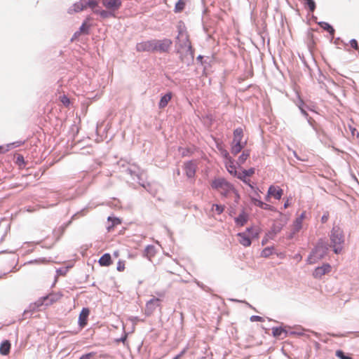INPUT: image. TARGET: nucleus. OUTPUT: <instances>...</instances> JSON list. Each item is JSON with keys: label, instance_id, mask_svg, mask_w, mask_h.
<instances>
[{"label": "nucleus", "instance_id": "f257e3e1", "mask_svg": "<svg viewBox=\"0 0 359 359\" xmlns=\"http://www.w3.org/2000/svg\"><path fill=\"white\" fill-rule=\"evenodd\" d=\"M330 245L325 238H320L318 240L316 245L312 249L307 257L306 263L313 264L318 260L323 259L327 254Z\"/></svg>", "mask_w": 359, "mask_h": 359}, {"label": "nucleus", "instance_id": "f03ea898", "mask_svg": "<svg viewBox=\"0 0 359 359\" xmlns=\"http://www.w3.org/2000/svg\"><path fill=\"white\" fill-rule=\"evenodd\" d=\"M101 3L107 10H95L94 13L99 15L102 19L114 18L115 12L122 6V0H101Z\"/></svg>", "mask_w": 359, "mask_h": 359}, {"label": "nucleus", "instance_id": "7ed1b4c3", "mask_svg": "<svg viewBox=\"0 0 359 359\" xmlns=\"http://www.w3.org/2000/svg\"><path fill=\"white\" fill-rule=\"evenodd\" d=\"M330 238L331 241L330 247H332L334 253L340 254L344 243V232L341 228L337 226H333L330 231Z\"/></svg>", "mask_w": 359, "mask_h": 359}, {"label": "nucleus", "instance_id": "20e7f679", "mask_svg": "<svg viewBox=\"0 0 359 359\" xmlns=\"http://www.w3.org/2000/svg\"><path fill=\"white\" fill-rule=\"evenodd\" d=\"M176 46H179L180 48H187L191 45L189 35L184 31L181 27H178V35L176 37Z\"/></svg>", "mask_w": 359, "mask_h": 359}, {"label": "nucleus", "instance_id": "39448f33", "mask_svg": "<svg viewBox=\"0 0 359 359\" xmlns=\"http://www.w3.org/2000/svg\"><path fill=\"white\" fill-rule=\"evenodd\" d=\"M155 51H159L161 53L168 52L172 41L169 39H163L162 40L154 39Z\"/></svg>", "mask_w": 359, "mask_h": 359}, {"label": "nucleus", "instance_id": "423d86ee", "mask_svg": "<svg viewBox=\"0 0 359 359\" xmlns=\"http://www.w3.org/2000/svg\"><path fill=\"white\" fill-rule=\"evenodd\" d=\"M183 168L186 176L189 179H194L197 170L196 163L193 160L187 161L184 162Z\"/></svg>", "mask_w": 359, "mask_h": 359}, {"label": "nucleus", "instance_id": "0eeeda50", "mask_svg": "<svg viewBox=\"0 0 359 359\" xmlns=\"http://www.w3.org/2000/svg\"><path fill=\"white\" fill-rule=\"evenodd\" d=\"M211 187L216 190L219 189H223L224 187H227L229 189H233V184L226 181L224 178L218 177L212 181Z\"/></svg>", "mask_w": 359, "mask_h": 359}, {"label": "nucleus", "instance_id": "6e6552de", "mask_svg": "<svg viewBox=\"0 0 359 359\" xmlns=\"http://www.w3.org/2000/svg\"><path fill=\"white\" fill-rule=\"evenodd\" d=\"M285 334V337L287 335H304L303 332H297L296 331L287 332L283 327H274L272 328V334L276 338L281 337L282 334Z\"/></svg>", "mask_w": 359, "mask_h": 359}, {"label": "nucleus", "instance_id": "1a4fd4ad", "mask_svg": "<svg viewBox=\"0 0 359 359\" xmlns=\"http://www.w3.org/2000/svg\"><path fill=\"white\" fill-rule=\"evenodd\" d=\"M136 50L137 52H154L155 46L154 39L137 43Z\"/></svg>", "mask_w": 359, "mask_h": 359}, {"label": "nucleus", "instance_id": "9d476101", "mask_svg": "<svg viewBox=\"0 0 359 359\" xmlns=\"http://www.w3.org/2000/svg\"><path fill=\"white\" fill-rule=\"evenodd\" d=\"M90 312V309L88 307H83L81 309L78 319V325L80 328L82 329L87 325Z\"/></svg>", "mask_w": 359, "mask_h": 359}, {"label": "nucleus", "instance_id": "9b49d317", "mask_svg": "<svg viewBox=\"0 0 359 359\" xmlns=\"http://www.w3.org/2000/svg\"><path fill=\"white\" fill-rule=\"evenodd\" d=\"M331 269V266L328 263L323 264L321 266H318L313 272V276L316 278H321V277L326 273H329Z\"/></svg>", "mask_w": 359, "mask_h": 359}, {"label": "nucleus", "instance_id": "f8f14e48", "mask_svg": "<svg viewBox=\"0 0 359 359\" xmlns=\"http://www.w3.org/2000/svg\"><path fill=\"white\" fill-rule=\"evenodd\" d=\"M161 299L157 297H154L151 299L147 303V309L146 313L147 315H150L153 313V311L156 309V307L160 306Z\"/></svg>", "mask_w": 359, "mask_h": 359}, {"label": "nucleus", "instance_id": "ddd939ff", "mask_svg": "<svg viewBox=\"0 0 359 359\" xmlns=\"http://www.w3.org/2000/svg\"><path fill=\"white\" fill-rule=\"evenodd\" d=\"M255 172V168H250L249 169H243L242 170V172H239L238 179L242 181L243 183H248V181L250 179H248V177L252 176Z\"/></svg>", "mask_w": 359, "mask_h": 359}, {"label": "nucleus", "instance_id": "4468645a", "mask_svg": "<svg viewBox=\"0 0 359 359\" xmlns=\"http://www.w3.org/2000/svg\"><path fill=\"white\" fill-rule=\"evenodd\" d=\"M248 214L243 209L238 216L234 218V222L237 226H243L248 222Z\"/></svg>", "mask_w": 359, "mask_h": 359}, {"label": "nucleus", "instance_id": "2eb2a0df", "mask_svg": "<svg viewBox=\"0 0 359 359\" xmlns=\"http://www.w3.org/2000/svg\"><path fill=\"white\" fill-rule=\"evenodd\" d=\"M172 95L173 94L171 91L162 95L158 104V108L161 109H164L171 100Z\"/></svg>", "mask_w": 359, "mask_h": 359}, {"label": "nucleus", "instance_id": "dca6fc26", "mask_svg": "<svg viewBox=\"0 0 359 359\" xmlns=\"http://www.w3.org/2000/svg\"><path fill=\"white\" fill-rule=\"evenodd\" d=\"M225 166L230 175L238 178L239 172H238L236 170L235 161L233 158L229 161H225Z\"/></svg>", "mask_w": 359, "mask_h": 359}, {"label": "nucleus", "instance_id": "f3484780", "mask_svg": "<svg viewBox=\"0 0 359 359\" xmlns=\"http://www.w3.org/2000/svg\"><path fill=\"white\" fill-rule=\"evenodd\" d=\"M269 195L273 196L275 199L279 200L281 198L283 194V190L279 187H276L273 185H271L269 187Z\"/></svg>", "mask_w": 359, "mask_h": 359}, {"label": "nucleus", "instance_id": "a211bd4d", "mask_svg": "<svg viewBox=\"0 0 359 359\" xmlns=\"http://www.w3.org/2000/svg\"><path fill=\"white\" fill-rule=\"evenodd\" d=\"M91 20L90 17H87L79 27V30L83 35H88L90 32L92 25L88 22Z\"/></svg>", "mask_w": 359, "mask_h": 359}, {"label": "nucleus", "instance_id": "6ab92c4d", "mask_svg": "<svg viewBox=\"0 0 359 359\" xmlns=\"http://www.w3.org/2000/svg\"><path fill=\"white\" fill-rule=\"evenodd\" d=\"M11 348V341L5 339L0 344V354L2 355H8L10 353Z\"/></svg>", "mask_w": 359, "mask_h": 359}, {"label": "nucleus", "instance_id": "aec40b11", "mask_svg": "<svg viewBox=\"0 0 359 359\" xmlns=\"http://www.w3.org/2000/svg\"><path fill=\"white\" fill-rule=\"evenodd\" d=\"M233 137L232 140V143H243L244 142H242L243 137V130L242 128L238 127L233 130Z\"/></svg>", "mask_w": 359, "mask_h": 359}, {"label": "nucleus", "instance_id": "412c9836", "mask_svg": "<svg viewBox=\"0 0 359 359\" xmlns=\"http://www.w3.org/2000/svg\"><path fill=\"white\" fill-rule=\"evenodd\" d=\"M240 238V243L244 247H249L252 243L251 238L245 232H240L237 234Z\"/></svg>", "mask_w": 359, "mask_h": 359}, {"label": "nucleus", "instance_id": "4be33fe9", "mask_svg": "<svg viewBox=\"0 0 359 359\" xmlns=\"http://www.w3.org/2000/svg\"><path fill=\"white\" fill-rule=\"evenodd\" d=\"M98 263L102 266H109L112 263L111 255L109 253H104L99 259Z\"/></svg>", "mask_w": 359, "mask_h": 359}, {"label": "nucleus", "instance_id": "5701e85b", "mask_svg": "<svg viewBox=\"0 0 359 359\" xmlns=\"http://www.w3.org/2000/svg\"><path fill=\"white\" fill-rule=\"evenodd\" d=\"M84 3L81 1L76 2L73 4L72 8L68 9V13L72 14L74 13H79L85 10Z\"/></svg>", "mask_w": 359, "mask_h": 359}, {"label": "nucleus", "instance_id": "b1692460", "mask_svg": "<svg viewBox=\"0 0 359 359\" xmlns=\"http://www.w3.org/2000/svg\"><path fill=\"white\" fill-rule=\"evenodd\" d=\"M247 142L245 141L243 143H231V152L234 156L241 151V150L245 147Z\"/></svg>", "mask_w": 359, "mask_h": 359}, {"label": "nucleus", "instance_id": "393cba45", "mask_svg": "<svg viewBox=\"0 0 359 359\" xmlns=\"http://www.w3.org/2000/svg\"><path fill=\"white\" fill-rule=\"evenodd\" d=\"M37 311H39V310L35 306V304H34L33 303H31L29 305L28 308L25 309L22 316L25 319H27V318H31L32 316V315L34 314V313Z\"/></svg>", "mask_w": 359, "mask_h": 359}, {"label": "nucleus", "instance_id": "a878e982", "mask_svg": "<svg viewBox=\"0 0 359 359\" xmlns=\"http://www.w3.org/2000/svg\"><path fill=\"white\" fill-rule=\"evenodd\" d=\"M156 254V248L153 245H148L145 247L143 252V257L150 259Z\"/></svg>", "mask_w": 359, "mask_h": 359}, {"label": "nucleus", "instance_id": "bb28decb", "mask_svg": "<svg viewBox=\"0 0 359 359\" xmlns=\"http://www.w3.org/2000/svg\"><path fill=\"white\" fill-rule=\"evenodd\" d=\"M306 217V212H302L300 215L296 218L294 222V229L296 231H299L302 227V221Z\"/></svg>", "mask_w": 359, "mask_h": 359}, {"label": "nucleus", "instance_id": "cd10ccee", "mask_svg": "<svg viewBox=\"0 0 359 359\" xmlns=\"http://www.w3.org/2000/svg\"><path fill=\"white\" fill-rule=\"evenodd\" d=\"M141 171V169L136 165H133L126 170V172L129 174L133 180H135L136 175Z\"/></svg>", "mask_w": 359, "mask_h": 359}, {"label": "nucleus", "instance_id": "c85d7f7f", "mask_svg": "<svg viewBox=\"0 0 359 359\" xmlns=\"http://www.w3.org/2000/svg\"><path fill=\"white\" fill-rule=\"evenodd\" d=\"M274 247L273 246H268L262 250L261 252V257L264 258H268L273 254H275Z\"/></svg>", "mask_w": 359, "mask_h": 359}, {"label": "nucleus", "instance_id": "c756f323", "mask_svg": "<svg viewBox=\"0 0 359 359\" xmlns=\"http://www.w3.org/2000/svg\"><path fill=\"white\" fill-rule=\"evenodd\" d=\"M84 6L85 8H86L87 7L91 8L93 13L95 10H101L100 8H99L97 0H88L84 2Z\"/></svg>", "mask_w": 359, "mask_h": 359}, {"label": "nucleus", "instance_id": "7c9ffc66", "mask_svg": "<svg viewBox=\"0 0 359 359\" xmlns=\"http://www.w3.org/2000/svg\"><path fill=\"white\" fill-rule=\"evenodd\" d=\"M135 180H137L138 184L144 189H147V187H150V184L149 182H146L143 180V171L142 170L136 175Z\"/></svg>", "mask_w": 359, "mask_h": 359}, {"label": "nucleus", "instance_id": "2f4dec72", "mask_svg": "<svg viewBox=\"0 0 359 359\" xmlns=\"http://www.w3.org/2000/svg\"><path fill=\"white\" fill-rule=\"evenodd\" d=\"M109 222H111V224L107 226L108 231H110L115 226L121 223V219L116 217L109 216L107 218Z\"/></svg>", "mask_w": 359, "mask_h": 359}, {"label": "nucleus", "instance_id": "473e14b6", "mask_svg": "<svg viewBox=\"0 0 359 359\" xmlns=\"http://www.w3.org/2000/svg\"><path fill=\"white\" fill-rule=\"evenodd\" d=\"M48 299H47L46 306L53 304L56 302L62 297L61 294H50L46 295Z\"/></svg>", "mask_w": 359, "mask_h": 359}, {"label": "nucleus", "instance_id": "72a5a7b5", "mask_svg": "<svg viewBox=\"0 0 359 359\" xmlns=\"http://www.w3.org/2000/svg\"><path fill=\"white\" fill-rule=\"evenodd\" d=\"M246 231L250 234L252 238H258L261 231L259 229H255L253 226L248 227Z\"/></svg>", "mask_w": 359, "mask_h": 359}, {"label": "nucleus", "instance_id": "f704fd0d", "mask_svg": "<svg viewBox=\"0 0 359 359\" xmlns=\"http://www.w3.org/2000/svg\"><path fill=\"white\" fill-rule=\"evenodd\" d=\"M304 7L313 13L316 8V4L314 0H304Z\"/></svg>", "mask_w": 359, "mask_h": 359}, {"label": "nucleus", "instance_id": "c9c22d12", "mask_svg": "<svg viewBox=\"0 0 359 359\" xmlns=\"http://www.w3.org/2000/svg\"><path fill=\"white\" fill-rule=\"evenodd\" d=\"M249 156L250 151L248 150L243 151V153L239 156L236 163L238 165L243 164Z\"/></svg>", "mask_w": 359, "mask_h": 359}, {"label": "nucleus", "instance_id": "e433bc0d", "mask_svg": "<svg viewBox=\"0 0 359 359\" xmlns=\"http://www.w3.org/2000/svg\"><path fill=\"white\" fill-rule=\"evenodd\" d=\"M48 297L47 296H43L40 297L37 301L34 302L33 304H35V306L38 308V309L40 311L41 307L43 306H46L47 299Z\"/></svg>", "mask_w": 359, "mask_h": 359}, {"label": "nucleus", "instance_id": "4c0bfd02", "mask_svg": "<svg viewBox=\"0 0 359 359\" xmlns=\"http://www.w3.org/2000/svg\"><path fill=\"white\" fill-rule=\"evenodd\" d=\"M335 355L339 359H353L351 355L345 353L341 349L336 351Z\"/></svg>", "mask_w": 359, "mask_h": 359}, {"label": "nucleus", "instance_id": "58836bf2", "mask_svg": "<svg viewBox=\"0 0 359 359\" xmlns=\"http://www.w3.org/2000/svg\"><path fill=\"white\" fill-rule=\"evenodd\" d=\"M185 7V2L183 0H178L175 4L174 11L175 13L182 12Z\"/></svg>", "mask_w": 359, "mask_h": 359}, {"label": "nucleus", "instance_id": "ea45409f", "mask_svg": "<svg viewBox=\"0 0 359 359\" xmlns=\"http://www.w3.org/2000/svg\"><path fill=\"white\" fill-rule=\"evenodd\" d=\"M181 60L187 65V66H190L194 62V57L193 56H189V55H181L180 56Z\"/></svg>", "mask_w": 359, "mask_h": 359}, {"label": "nucleus", "instance_id": "a19ab883", "mask_svg": "<svg viewBox=\"0 0 359 359\" xmlns=\"http://www.w3.org/2000/svg\"><path fill=\"white\" fill-rule=\"evenodd\" d=\"M24 142H25L24 141H21V140L15 141V142L7 144L5 146V147H6V149H8V151L10 149H11L13 148L20 147L21 145H22L24 144Z\"/></svg>", "mask_w": 359, "mask_h": 359}, {"label": "nucleus", "instance_id": "79ce46f5", "mask_svg": "<svg viewBox=\"0 0 359 359\" xmlns=\"http://www.w3.org/2000/svg\"><path fill=\"white\" fill-rule=\"evenodd\" d=\"M250 200L252 201V203L258 206L259 208H260L261 209H263L264 208V203L263 201H262L261 200H259L258 198L257 197H254L252 196H250Z\"/></svg>", "mask_w": 359, "mask_h": 359}, {"label": "nucleus", "instance_id": "37998d69", "mask_svg": "<svg viewBox=\"0 0 359 359\" xmlns=\"http://www.w3.org/2000/svg\"><path fill=\"white\" fill-rule=\"evenodd\" d=\"M15 163L19 167L21 168L22 166H25L27 163L24 158V156L22 154H18V156H16V158H15Z\"/></svg>", "mask_w": 359, "mask_h": 359}, {"label": "nucleus", "instance_id": "c03bdc74", "mask_svg": "<svg viewBox=\"0 0 359 359\" xmlns=\"http://www.w3.org/2000/svg\"><path fill=\"white\" fill-rule=\"evenodd\" d=\"M71 268L70 266L60 267L56 270V273L59 276H65L67 273L69 271V269Z\"/></svg>", "mask_w": 359, "mask_h": 359}, {"label": "nucleus", "instance_id": "a18cd8bd", "mask_svg": "<svg viewBox=\"0 0 359 359\" xmlns=\"http://www.w3.org/2000/svg\"><path fill=\"white\" fill-rule=\"evenodd\" d=\"M128 336V333L126 332L125 329L123 328V333L122 336L120 338L115 339V341L116 343L122 342L123 344H125L127 341Z\"/></svg>", "mask_w": 359, "mask_h": 359}, {"label": "nucleus", "instance_id": "49530a36", "mask_svg": "<svg viewBox=\"0 0 359 359\" xmlns=\"http://www.w3.org/2000/svg\"><path fill=\"white\" fill-rule=\"evenodd\" d=\"M281 229H282V226L280 224L278 225V224H273L271 228L270 233H272L274 235H276L278 233H279Z\"/></svg>", "mask_w": 359, "mask_h": 359}, {"label": "nucleus", "instance_id": "de8ad7c7", "mask_svg": "<svg viewBox=\"0 0 359 359\" xmlns=\"http://www.w3.org/2000/svg\"><path fill=\"white\" fill-rule=\"evenodd\" d=\"M317 24L325 31L327 32L328 29H330V27L332 26L330 23L324 21H320L317 22Z\"/></svg>", "mask_w": 359, "mask_h": 359}, {"label": "nucleus", "instance_id": "09e8293b", "mask_svg": "<svg viewBox=\"0 0 359 359\" xmlns=\"http://www.w3.org/2000/svg\"><path fill=\"white\" fill-rule=\"evenodd\" d=\"M334 43L337 46V48H340V46H343L344 47L347 46V43H345L340 37H337L334 39Z\"/></svg>", "mask_w": 359, "mask_h": 359}, {"label": "nucleus", "instance_id": "8fccbe9b", "mask_svg": "<svg viewBox=\"0 0 359 359\" xmlns=\"http://www.w3.org/2000/svg\"><path fill=\"white\" fill-rule=\"evenodd\" d=\"M302 104L300 105H299V109H300L301 111V113L302 114V115L305 117V118H308V116H309V114L307 113L306 109H305V106L306 104L304 103L303 101H301Z\"/></svg>", "mask_w": 359, "mask_h": 359}, {"label": "nucleus", "instance_id": "3c124183", "mask_svg": "<svg viewBox=\"0 0 359 359\" xmlns=\"http://www.w3.org/2000/svg\"><path fill=\"white\" fill-rule=\"evenodd\" d=\"M307 119L308 123L312 127V128L316 131V133H318V130L316 128V121L310 116H308V118H306Z\"/></svg>", "mask_w": 359, "mask_h": 359}, {"label": "nucleus", "instance_id": "603ef678", "mask_svg": "<svg viewBox=\"0 0 359 359\" xmlns=\"http://www.w3.org/2000/svg\"><path fill=\"white\" fill-rule=\"evenodd\" d=\"M213 207H215V211L218 215L222 214L224 212L225 208L224 205L220 204H214Z\"/></svg>", "mask_w": 359, "mask_h": 359}, {"label": "nucleus", "instance_id": "864d4df0", "mask_svg": "<svg viewBox=\"0 0 359 359\" xmlns=\"http://www.w3.org/2000/svg\"><path fill=\"white\" fill-rule=\"evenodd\" d=\"M235 189L234 186L233 185V189H229L227 187H224L223 189V191L221 192V195L224 197H227L230 192H233Z\"/></svg>", "mask_w": 359, "mask_h": 359}, {"label": "nucleus", "instance_id": "5fc2aeb1", "mask_svg": "<svg viewBox=\"0 0 359 359\" xmlns=\"http://www.w3.org/2000/svg\"><path fill=\"white\" fill-rule=\"evenodd\" d=\"M187 50L184 55H189V56H193L194 58V50L191 45H189V46L187 47Z\"/></svg>", "mask_w": 359, "mask_h": 359}, {"label": "nucleus", "instance_id": "6e6d98bb", "mask_svg": "<svg viewBox=\"0 0 359 359\" xmlns=\"http://www.w3.org/2000/svg\"><path fill=\"white\" fill-rule=\"evenodd\" d=\"M251 322H263L264 318L259 316L253 315L250 318Z\"/></svg>", "mask_w": 359, "mask_h": 359}, {"label": "nucleus", "instance_id": "4d7b16f0", "mask_svg": "<svg viewBox=\"0 0 359 359\" xmlns=\"http://www.w3.org/2000/svg\"><path fill=\"white\" fill-rule=\"evenodd\" d=\"M349 43L351 45V48H353L355 50H358L359 46H358V41L356 39H351L349 41Z\"/></svg>", "mask_w": 359, "mask_h": 359}, {"label": "nucleus", "instance_id": "13d9d810", "mask_svg": "<svg viewBox=\"0 0 359 359\" xmlns=\"http://www.w3.org/2000/svg\"><path fill=\"white\" fill-rule=\"evenodd\" d=\"M125 269V263L123 261L119 260L117 263L116 269L118 271H123Z\"/></svg>", "mask_w": 359, "mask_h": 359}, {"label": "nucleus", "instance_id": "bf43d9fd", "mask_svg": "<svg viewBox=\"0 0 359 359\" xmlns=\"http://www.w3.org/2000/svg\"><path fill=\"white\" fill-rule=\"evenodd\" d=\"M81 35H83L81 32H79V30L78 29L77 31H76L73 36H72L71 39H70V41L71 42H73L74 41H76Z\"/></svg>", "mask_w": 359, "mask_h": 359}, {"label": "nucleus", "instance_id": "052dcab7", "mask_svg": "<svg viewBox=\"0 0 359 359\" xmlns=\"http://www.w3.org/2000/svg\"><path fill=\"white\" fill-rule=\"evenodd\" d=\"M222 156L224 158L226 161H229V160L232 159V158L229 155V152L226 150H225V149L222 151Z\"/></svg>", "mask_w": 359, "mask_h": 359}, {"label": "nucleus", "instance_id": "680f3d73", "mask_svg": "<svg viewBox=\"0 0 359 359\" xmlns=\"http://www.w3.org/2000/svg\"><path fill=\"white\" fill-rule=\"evenodd\" d=\"M45 260H46L45 258L36 259L30 260V261L27 262V263H25V264H34V263L44 262Z\"/></svg>", "mask_w": 359, "mask_h": 359}, {"label": "nucleus", "instance_id": "e2e57ef3", "mask_svg": "<svg viewBox=\"0 0 359 359\" xmlns=\"http://www.w3.org/2000/svg\"><path fill=\"white\" fill-rule=\"evenodd\" d=\"M95 355L94 352H90L82 355L79 359H90Z\"/></svg>", "mask_w": 359, "mask_h": 359}, {"label": "nucleus", "instance_id": "0e129e2a", "mask_svg": "<svg viewBox=\"0 0 359 359\" xmlns=\"http://www.w3.org/2000/svg\"><path fill=\"white\" fill-rule=\"evenodd\" d=\"M233 193L235 194L234 202L236 203H238L240 198H241V196H240L238 191L235 189L234 191H233Z\"/></svg>", "mask_w": 359, "mask_h": 359}, {"label": "nucleus", "instance_id": "69168bd1", "mask_svg": "<svg viewBox=\"0 0 359 359\" xmlns=\"http://www.w3.org/2000/svg\"><path fill=\"white\" fill-rule=\"evenodd\" d=\"M349 128H350V130L351 132V135L353 137H354V136H356L357 137H359V133L355 128H353L350 126Z\"/></svg>", "mask_w": 359, "mask_h": 359}, {"label": "nucleus", "instance_id": "338daca9", "mask_svg": "<svg viewBox=\"0 0 359 359\" xmlns=\"http://www.w3.org/2000/svg\"><path fill=\"white\" fill-rule=\"evenodd\" d=\"M61 101L65 105H69L70 103L69 99L65 95L62 96Z\"/></svg>", "mask_w": 359, "mask_h": 359}, {"label": "nucleus", "instance_id": "774afa93", "mask_svg": "<svg viewBox=\"0 0 359 359\" xmlns=\"http://www.w3.org/2000/svg\"><path fill=\"white\" fill-rule=\"evenodd\" d=\"M328 218H329V214L327 212L323 214V216L321 217V222L323 224L326 223L328 220Z\"/></svg>", "mask_w": 359, "mask_h": 359}]
</instances>
